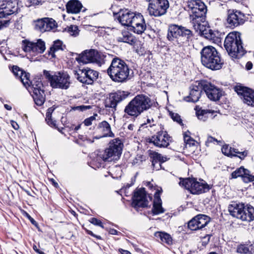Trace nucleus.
Returning <instances> with one entry per match:
<instances>
[{
	"instance_id": "obj_1",
	"label": "nucleus",
	"mask_w": 254,
	"mask_h": 254,
	"mask_svg": "<svg viewBox=\"0 0 254 254\" xmlns=\"http://www.w3.org/2000/svg\"><path fill=\"white\" fill-rule=\"evenodd\" d=\"M186 9L189 13L190 23L194 29L210 40H213L215 34L205 25L207 7L200 0H191L187 2Z\"/></svg>"
},
{
	"instance_id": "obj_2",
	"label": "nucleus",
	"mask_w": 254,
	"mask_h": 254,
	"mask_svg": "<svg viewBox=\"0 0 254 254\" xmlns=\"http://www.w3.org/2000/svg\"><path fill=\"white\" fill-rule=\"evenodd\" d=\"M151 106L150 98L143 94L134 97L124 109V118L130 116L137 118L143 111L149 109Z\"/></svg>"
},
{
	"instance_id": "obj_3",
	"label": "nucleus",
	"mask_w": 254,
	"mask_h": 254,
	"mask_svg": "<svg viewBox=\"0 0 254 254\" xmlns=\"http://www.w3.org/2000/svg\"><path fill=\"white\" fill-rule=\"evenodd\" d=\"M129 69L127 64L119 58L113 59L107 69V73L111 79L116 82H124L129 76Z\"/></svg>"
},
{
	"instance_id": "obj_4",
	"label": "nucleus",
	"mask_w": 254,
	"mask_h": 254,
	"mask_svg": "<svg viewBox=\"0 0 254 254\" xmlns=\"http://www.w3.org/2000/svg\"><path fill=\"white\" fill-rule=\"evenodd\" d=\"M201 62L206 67L212 70H218L223 64L216 49L211 46L202 48L200 52Z\"/></svg>"
},
{
	"instance_id": "obj_5",
	"label": "nucleus",
	"mask_w": 254,
	"mask_h": 254,
	"mask_svg": "<svg viewBox=\"0 0 254 254\" xmlns=\"http://www.w3.org/2000/svg\"><path fill=\"white\" fill-rule=\"evenodd\" d=\"M224 47L228 54L233 58H240L245 54L240 33L232 32L228 34L224 41Z\"/></svg>"
},
{
	"instance_id": "obj_6",
	"label": "nucleus",
	"mask_w": 254,
	"mask_h": 254,
	"mask_svg": "<svg viewBox=\"0 0 254 254\" xmlns=\"http://www.w3.org/2000/svg\"><path fill=\"white\" fill-rule=\"evenodd\" d=\"M228 211L233 217L242 221L254 219V207L251 205L245 206L243 204L233 203L229 205Z\"/></svg>"
},
{
	"instance_id": "obj_7",
	"label": "nucleus",
	"mask_w": 254,
	"mask_h": 254,
	"mask_svg": "<svg viewBox=\"0 0 254 254\" xmlns=\"http://www.w3.org/2000/svg\"><path fill=\"white\" fill-rule=\"evenodd\" d=\"M184 188L193 194H199L208 191L210 188L205 182H198L194 178H187L179 183Z\"/></svg>"
},
{
	"instance_id": "obj_8",
	"label": "nucleus",
	"mask_w": 254,
	"mask_h": 254,
	"mask_svg": "<svg viewBox=\"0 0 254 254\" xmlns=\"http://www.w3.org/2000/svg\"><path fill=\"white\" fill-rule=\"evenodd\" d=\"M49 79L53 88L66 90L71 83L70 76L67 72L58 71L49 75Z\"/></svg>"
},
{
	"instance_id": "obj_9",
	"label": "nucleus",
	"mask_w": 254,
	"mask_h": 254,
	"mask_svg": "<svg viewBox=\"0 0 254 254\" xmlns=\"http://www.w3.org/2000/svg\"><path fill=\"white\" fill-rule=\"evenodd\" d=\"M148 2L147 12L150 16L159 17L164 15L169 7L168 0H146Z\"/></svg>"
},
{
	"instance_id": "obj_10",
	"label": "nucleus",
	"mask_w": 254,
	"mask_h": 254,
	"mask_svg": "<svg viewBox=\"0 0 254 254\" xmlns=\"http://www.w3.org/2000/svg\"><path fill=\"white\" fill-rule=\"evenodd\" d=\"M122 144L120 141L110 143L109 147L102 151L103 157L105 161L111 162L118 160L122 154Z\"/></svg>"
},
{
	"instance_id": "obj_11",
	"label": "nucleus",
	"mask_w": 254,
	"mask_h": 254,
	"mask_svg": "<svg viewBox=\"0 0 254 254\" xmlns=\"http://www.w3.org/2000/svg\"><path fill=\"white\" fill-rule=\"evenodd\" d=\"M28 90L30 93L32 94V96L35 103L38 106L42 105L45 100V95L44 91L42 89L43 84L40 81H36L33 83L30 81L29 86L25 87Z\"/></svg>"
},
{
	"instance_id": "obj_12",
	"label": "nucleus",
	"mask_w": 254,
	"mask_h": 254,
	"mask_svg": "<svg viewBox=\"0 0 254 254\" xmlns=\"http://www.w3.org/2000/svg\"><path fill=\"white\" fill-rule=\"evenodd\" d=\"M77 79L81 83L91 84L98 76L97 71L88 68L74 70Z\"/></svg>"
},
{
	"instance_id": "obj_13",
	"label": "nucleus",
	"mask_w": 254,
	"mask_h": 254,
	"mask_svg": "<svg viewBox=\"0 0 254 254\" xmlns=\"http://www.w3.org/2000/svg\"><path fill=\"white\" fill-rule=\"evenodd\" d=\"M22 49L25 52L33 54L43 53L46 49L45 43L41 39L37 40L36 42L24 40L22 42Z\"/></svg>"
},
{
	"instance_id": "obj_14",
	"label": "nucleus",
	"mask_w": 254,
	"mask_h": 254,
	"mask_svg": "<svg viewBox=\"0 0 254 254\" xmlns=\"http://www.w3.org/2000/svg\"><path fill=\"white\" fill-rule=\"evenodd\" d=\"M191 35L190 30L183 26L176 25H170L168 29L167 38L169 41H174L180 37H186L189 38Z\"/></svg>"
},
{
	"instance_id": "obj_15",
	"label": "nucleus",
	"mask_w": 254,
	"mask_h": 254,
	"mask_svg": "<svg viewBox=\"0 0 254 254\" xmlns=\"http://www.w3.org/2000/svg\"><path fill=\"white\" fill-rule=\"evenodd\" d=\"M235 91L240 96L244 103L249 106L254 107V91L253 90L239 85L235 86Z\"/></svg>"
},
{
	"instance_id": "obj_16",
	"label": "nucleus",
	"mask_w": 254,
	"mask_h": 254,
	"mask_svg": "<svg viewBox=\"0 0 254 254\" xmlns=\"http://www.w3.org/2000/svg\"><path fill=\"white\" fill-rule=\"evenodd\" d=\"M171 141V137L166 131H158L149 139V142L160 148L167 147Z\"/></svg>"
},
{
	"instance_id": "obj_17",
	"label": "nucleus",
	"mask_w": 254,
	"mask_h": 254,
	"mask_svg": "<svg viewBox=\"0 0 254 254\" xmlns=\"http://www.w3.org/2000/svg\"><path fill=\"white\" fill-rule=\"evenodd\" d=\"M246 20L245 15L239 10H229L227 19L229 27L235 28L244 23Z\"/></svg>"
},
{
	"instance_id": "obj_18",
	"label": "nucleus",
	"mask_w": 254,
	"mask_h": 254,
	"mask_svg": "<svg viewBox=\"0 0 254 254\" xmlns=\"http://www.w3.org/2000/svg\"><path fill=\"white\" fill-rule=\"evenodd\" d=\"M128 95V92L122 90H118L116 92L111 93L105 100V106L115 108L117 104L125 100Z\"/></svg>"
},
{
	"instance_id": "obj_19",
	"label": "nucleus",
	"mask_w": 254,
	"mask_h": 254,
	"mask_svg": "<svg viewBox=\"0 0 254 254\" xmlns=\"http://www.w3.org/2000/svg\"><path fill=\"white\" fill-rule=\"evenodd\" d=\"M201 86L207 97L211 100H218L222 95V91L210 83L201 81Z\"/></svg>"
},
{
	"instance_id": "obj_20",
	"label": "nucleus",
	"mask_w": 254,
	"mask_h": 254,
	"mask_svg": "<svg viewBox=\"0 0 254 254\" xmlns=\"http://www.w3.org/2000/svg\"><path fill=\"white\" fill-rule=\"evenodd\" d=\"M210 221V218L203 214H198L191 219L188 223V227L192 231L201 229Z\"/></svg>"
},
{
	"instance_id": "obj_21",
	"label": "nucleus",
	"mask_w": 254,
	"mask_h": 254,
	"mask_svg": "<svg viewBox=\"0 0 254 254\" xmlns=\"http://www.w3.org/2000/svg\"><path fill=\"white\" fill-rule=\"evenodd\" d=\"M55 26V21L48 18L39 19L34 22L35 29L42 32L49 31Z\"/></svg>"
},
{
	"instance_id": "obj_22",
	"label": "nucleus",
	"mask_w": 254,
	"mask_h": 254,
	"mask_svg": "<svg viewBox=\"0 0 254 254\" xmlns=\"http://www.w3.org/2000/svg\"><path fill=\"white\" fill-rule=\"evenodd\" d=\"M146 193L144 188H141L134 192L132 204L134 207H145L148 205Z\"/></svg>"
},
{
	"instance_id": "obj_23",
	"label": "nucleus",
	"mask_w": 254,
	"mask_h": 254,
	"mask_svg": "<svg viewBox=\"0 0 254 254\" xmlns=\"http://www.w3.org/2000/svg\"><path fill=\"white\" fill-rule=\"evenodd\" d=\"M130 30L138 34H142L146 29V24L143 16L140 14H136L129 26Z\"/></svg>"
},
{
	"instance_id": "obj_24",
	"label": "nucleus",
	"mask_w": 254,
	"mask_h": 254,
	"mask_svg": "<svg viewBox=\"0 0 254 254\" xmlns=\"http://www.w3.org/2000/svg\"><path fill=\"white\" fill-rule=\"evenodd\" d=\"M98 58L97 51L94 50H90L84 51L76 59L79 63L87 64L97 62L98 60Z\"/></svg>"
},
{
	"instance_id": "obj_25",
	"label": "nucleus",
	"mask_w": 254,
	"mask_h": 254,
	"mask_svg": "<svg viewBox=\"0 0 254 254\" xmlns=\"http://www.w3.org/2000/svg\"><path fill=\"white\" fill-rule=\"evenodd\" d=\"M114 14L116 13L114 12ZM118 15V19L119 22L124 26L129 27L133 19L135 17L136 14L131 12L128 9H122L120 11L116 13Z\"/></svg>"
},
{
	"instance_id": "obj_26",
	"label": "nucleus",
	"mask_w": 254,
	"mask_h": 254,
	"mask_svg": "<svg viewBox=\"0 0 254 254\" xmlns=\"http://www.w3.org/2000/svg\"><path fill=\"white\" fill-rule=\"evenodd\" d=\"M231 176L232 178L234 179L241 177L243 181L246 183L254 181V176L250 174L249 170L245 169L243 167H240L232 172Z\"/></svg>"
},
{
	"instance_id": "obj_27",
	"label": "nucleus",
	"mask_w": 254,
	"mask_h": 254,
	"mask_svg": "<svg viewBox=\"0 0 254 254\" xmlns=\"http://www.w3.org/2000/svg\"><path fill=\"white\" fill-rule=\"evenodd\" d=\"M12 72L16 77L20 79L25 87L29 86L30 80L29 79L30 75L29 73L24 71L17 66H13Z\"/></svg>"
},
{
	"instance_id": "obj_28",
	"label": "nucleus",
	"mask_w": 254,
	"mask_h": 254,
	"mask_svg": "<svg viewBox=\"0 0 254 254\" xmlns=\"http://www.w3.org/2000/svg\"><path fill=\"white\" fill-rule=\"evenodd\" d=\"M201 89L202 87L201 86V82L198 83V85L191 86L190 95L185 98V100L193 103L197 102L200 97Z\"/></svg>"
},
{
	"instance_id": "obj_29",
	"label": "nucleus",
	"mask_w": 254,
	"mask_h": 254,
	"mask_svg": "<svg viewBox=\"0 0 254 254\" xmlns=\"http://www.w3.org/2000/svg\"><path fill=\"white\" fill-rule=\"evenodd\" d=\"M161 192V191L158 190L154 194V199L152 211L155 215L162 213L164 212V209L162 207V200L160 196Z\"/></svg>"
},
{
	"instance_id": "obj_30",
	"label": "nucleus",
	"mask_w": 254,
	"mask_h": 254,
	"mask_svg": "<svg viewBox=\"0 0 254 254\" xmlns=\"http://www.w3.org/2000/svg\"><path fill=\"white\" fill-rule=\"evenodd\" d=\"M184 139L186 149L192 153H194L197 148L198 143L190 136L189 132H185Z\"/></svg>"
},
{
	"instance_id": "obj_31",
	"label": "nucleus",
	"mask_w": 254,
	"mask_h": 254,
	"mask_svg": "<svg viewBox=\"0 0 254 254\" xmlns=\"http://www.w3.org/2000/svg\"><path fill=\"white\" fill-rule=\"evenodd\" d=\"M98 128L100 131L102 133V135L99 137H96V139H99L102 137H113L114 136L111 131L110 125L106 121H103L99 123Z\"/></svg>"
},
{
	"instance_id": "obj_32",
	"label": "nucleus",
	"mask_w": 254,
	"mask_h": 254,
	"mask_svg": "<svg viewBox=\"0 0 254 254\" xmlns=\"http://www.w3.org/2000/svg\"><path fill=\"white\" fill-rule=\"evenodd\" d=\"M82 8V4L77 0H70L66 4L68 13H78Z\"/></svg>"
},
{
	"instance_id": "obj_33",
	"label": "nucleus",
	"mask_w": 254,
	"mask_h": 254,
	"mask_svg": "<svg viewBox=\"0 0 254 254\" xmlns=\"http://www.w3.org/2000/svg\"><path fill=\"white\" fill-rule=\"evenodd\" d=\"M103 156L102 152H100L99 153L92 154L91 156L92 160L90 162L92 165L91 167L95 169L101 167L103 164V162L106 161Z\"/></svg>"
},
{
	"instance_id": "obj_34",
	"label": "nucleus",
	"mask_w": 254,
	"mask_h": 254,
	"mask_svg": "<svg viewBox=\"0 0 254 254\" xmlns=\"http://www.w3.org/2000/svg\"><path fill=\"white\" fill-rule=\"evenodd\" d=\"M117 40L119 42H124L132 45L134 43L135 39L134 36L128 31H124L117 37Z\"/></svg>"
},
{
	"instance_id": "obj_35",
	"label": "nucleus",
	"mask_w": 254,
	"mask_h": 254,
	"mask_svg": "<svg viewBox=\"0 0 254 254\" xmlns=\"http://www.w3.org/2000/svg\"><path fill=\"white\" fill-rule=\"evenodd\" d=\"M154 236L156 240L162 243L168 245H171L172 243V238L168 233L164 232L158 231L154 233Z\"/></svg>"
},
{
	"instance_id": "obj_36",
	"label": "nucleus",
	"mask_w": 254,
	"mask_h": 254,
	"mask_svg": "<svg viewBox=\"0 0 254 254\" xmlns=\"http://www.w3.org/2000/svg\"><path fill=\"white\" fill-rule=\"evenodd\" d=\"M96 137H91L87 135L79 134L75 142L80 146H85L86 144L94 142Z\"/></svg>"
},
{
	"instance_id": "obj_37",
	"label": "nucleus",
	"mask_w": 254,
	"mask_h": 254,
	"mask_svg": "<svg viewBox=\"0 0 254 254\" xmlns=\"http://www.w3.org/2000/svg\"><path fill=\"white\" fill-rule=\"evenodd\" d=\"M150 156L152 159V163L153 165L159 162L160 166V163H164L169 159L166 156H163L161 154L154 151H151L150 153Z\"/></svg>"
},
{
	"instance_id": "obj_38",
	"label": "nucleus",
	"mask_w": 254,
	"mask_h": 254,
	"mask_svg": "<svg viewBox=\"0 0 254 254\" xmlns=\"http://www.w3.org/2000/svg\"><path fill=\"white\" fill-rule=\"evenodd\" d=\"M216 112V111L214 110H199L196 111V115L199 120L205 121L208 118L209 114Z\"/></svg>"
},
{
	"instance_id": "obj_39",
	"label": "nucleus",
	"mask_w": 254,
	"mask_h": 254,
	"mask_svg": "<svg viewBox=\"0 0 254 254\" xmlns=\"http://www.w3.org/2000/svg\"><path fill=\"white\" fill-rule=\"evenodd\" d=\"M13 13L3 1H0V18L6 17Z\"/></svg>"
},
{
	"instance_id": "obj_40",
	"label": "nucleus",
	"mask_w": 254,
	"mask_h": 254,
	"mask_svg": "<svg viewBox=\"0 0 254 254\" xmlns=\"http://www.w3.org/2000/svg\"><path fill=\"white\" fill-rule=\"evenodd\" d=\"M235 150L236 149L232 148L228 145H224L221 148L222 153L229 157L237 156L236 154H234Z\"/></svg>"
},
{
	"instance_id": "obj_41",
	"label": "nucleus",
	"mask_w": 254,
	"mask_h": 254,
	"mask_svg": "<svg viewBox=\"0 0 254 254\" xmlns=\"http://www.w3.org/2000/svg\"><path fill=\"white\" fill-rule=\"evenodd\" d=\"M54 109L52 107L49 108L46 113V121L47 124L52 127H56V123L55 121L52 119V114L53 112Z\"/></svg>"
},
{
	"instance_id": "obj_42",
	"label": "nucleus",
	"mask_w": 254,
	"mask_h": 254,
	"mask_svg": "<svg viewBox=\"0 0 254 254\" xmlns=\"http://www.w3.org/2000/svg\"><path fill=\"white\" fill-rule=\"evenodd\" d=\"M66 30L71 36L76 37L79 35V30L76 25H71L67 27Z\"/></svg>"
},
{
	"instance_id": "obj_43",
	"label": "nucleus",
	"mask_w": 254,
	"mask_h": 254,
	"mask_svg": "<svg viewBox=\"0 0 254 254\" xmlns=\"http://www.w3.org/2000/svg\"><path fill=\"white\" fill-rule=\"evenodd\" d=\"M62 45V42L60 40L55 41L53 46L50 49V53L53 55L56 51L63 50Z\"/></svg>"
},
{
	"instance_id": "obj_44",
	"label": "nucleus",
	"mask_w": 254,
	"mask_h": 254,
	"mask_svg": "<svg viewBox=\"0 0 254 254\" xmlns=\"http://www.w3.org/2000/svg\"><path fill=\"white\" fill-rule=\"evenodd\" d=\"M250 252L249 248L247 245L241 244L237 247V252L241 254H247Z\"/></svg>"
},
{
	"instance_id": "obj_45",
	"label": "nucleus",
	"mask_w": 254,
	"mask_h": 254,
	"mask_svg": "<svg viewBox=\"0 0 254 254\" xmlns=\"http://www.w3.org/2000/svg\"><path fill=\"white\" fill-rule=\"evenodd\" d=\"M97 116V114H95L92 116H91L89 118L86 119L83 123L85 126H89L91 125L92 124L95 122L96 121V117Z\"/></svg>"
},
{
	"instance_id": "obj_46",
	"label": "nucleus",
	"mask_w": 254,
	"mask_h": 254,
	"mask_svg": "<svg viewBox=\"0 0 254 254\" xmlns=\"http://www.w3.org/2000/svg\"><path fill=\"white\" fill-rule=\"evenodd\" d=\"M234 154L237 155L236 157H238L241 159H244L248 155V152L247 150L240 152L236 149Z\"/></svg>"
},
{
	"instance_id": "obj_47",
	"label": "nucleus",
	"mask_w": 254,
	"mask_h": 254,
	"mask_svg": "<svg viewBox=\"0 0 254 254\" xmlns=\"http://www.w3.org/2000/svg\"><path fill=\"white\" fill-rule=\"evenodd\" d=\"M91 108L90 106L81 105L78 106H75L72 108L74 111L78 110L79 111H84Z\"/></svg>"
},
{
	"instance_id": "obj_48",
	"label": "nucleus",
	"mask_w": 254,
	"mask_h": 254,
	"mask_svg": "<svg viewBox=\"0 0 254 254\" xmlns=\"http://www.w3.org/2000/svg\"><path fill=\"white\" fill-rule=\"evenodd\" d=\"M89 222L94 225L99 226L102 227V228H104V226L101 220H100L99 219H98L96 218H91L90 219Z\"/></svg>"
},
{
	"instance_id": "obj_49",
	"label": "nucleus",
	"mask_w": 254,
	"mask_h": 254,
	"mask_svg": "<svg viewBox=\"0 0 254 254\" xmlns=\"http://www.w3.org/2000/svg\"><path fill=\"white\" fill-rule=\"evenodd\" d=\"M171 118L173 120V121L177 122L180 124H182V121L181 119V117L179 115V114L177 113H171Z\"/></svg>"
},
{
	"instance_id": "obj_50",
	"label": "nucleus",
	"mask_w": 254,
	"mask_h": 254,
	"mask_svg": "<svg viewBox=\"0 0 254 254\" xmlns=\"http://www.w3.org/2000/svg\"><path fill=\"white\" fill-rule=\"evenodd\" d=\"M145 157L143 155H137V157L133 161L132 163L135 165V164H137L138 163V161L140 162H141L143 160H145Z\"/></svg>"
},
{
	"instance_id": "obj_51",
	"label": "nucleus",
	"mask_w": 254,
	"mask_h": 254,
	"mask_svg": "<svg viewBox=\"0 0 254 254\" xmlns=\"http://www.w3.org/2000/svg\"><path fill=\"white\" fill-rule=\"evenodd\" d=\"M214 142H217V140L216 138L211 136H209L207 137V139L205 141V144L206 146H209L210 143Z\"/></svg>"
},
{
	"instance_id": "obj_52",
	"label": "nucleus",
	"mask_w": 254,
	"mask_h": 254,
	"mask_svg": "<svg viewBox=\"0 0 254 254\" xmlns=\"http://www.w3.org/2000/svg\"><path fill=\"white\" fill-rule=\"evenodd\" d=\"M8 22L9 20H0V29L5 27Z\"/></svg>"
},
{
	"instance_id": "obj_53",
	"label": "nucleus",
	"mask_w": 254,
	"mask_h": 254,
	"mask_svg": "<svg viewBox=\"0 0 254 254\" xmlns=\"http://www.w3.org/2000/svg\"><path fill=\"white\" fill-rule=\"evenodd\" d=\"M154 121L153 119H148L147 120L146 123H145V124H149V127H151L152 126L154 125Z\"/></svg>"
},
{
	"instance_id": "obj_54",
	"label": "nucleus",
	"mask_w": 254,
	"mask_h": 254,
	"mask_svg": "<svg viewBox=\"0 0 254 254\" xmlns=\"http://www.w3.org/2000/svg\"><path fill=\"white\" fill-rule=\"evenodd\" d=\"M210 236H211L210 235H207L205 236V237H204L203 238V239L206 240V241H203L202 243L204 244L205 245L207 244L208 243V242L209 241Z\"/></svg>"
},
{
	"instance_id": "obj_55",
	"label": "nucleus",
	"mask_w": 254,
	"mask_h": 254,
	"mask_svg": "<svg viewBox=\"0 0 254 254\" xmlns=\"http://www.w3.org/2000/svg\"><path fill=\"white\" fill-rule=\"evenodd\" d=\"M118 251L121 254H131L129 251L123 249H119Z\"/></svg>"
},
{
	"instance_id": "obj_56",
	"label": "nucleus",
	"mask_w": 254,
	"mask_h": 254,
	"mask_svg": "<svg viewBox=\"0 0 254 254\" xmlns=\"http://www.w3.org/2000/svg\"><path fill=\"white\" fill-rule=\"evenodd\" d=\"M11 126H12V127L15 129H18L19 128V126L17 124L16 122H14V121H11Z\"/></svg>"
},
{
	"instance_id": "obj_57",
	"label": "nucleus",
	"mask_w": 254,
	"mask_h": 254,
	"mask_svg": "<svg viewBox=\"0 0 254 254\" xmlns=\"http://www.w3.org/2000/svg\"><path fill=\"white\" fill-rule=\"evenodd\" d=\"M87 233L89 234V235H90L94 237H96V238H97L98 239H101V237L100 236H97L95 234H94L93 233V232L90 230H87Z\"/></svg>"
},
{
	"instance_id": "obj_58",
	"label": "nucleus",
	"mask_w": 254,
	"mask_h": 254,
	"mask_svg": "<svg viewBox=\"0 0 254 254\" xmlns=\"http://www.w3.org/2000/svg\"><path fill=\"white\" fill-rule=\"evenodd\" d=\"M109 233L112 235H118L119 232L114 229H110L109 231Z\"/></svg>"
},
{
	"instance_id": "obj_59",
	"label": "nucleus",
	"mask_w": 254,
	"mask_h": 254,
	"mask_svg": "<svg viewBox=\"0 0 254 254\" xmlns=\"http://www.w3.org/2000/svg\"><path fill=\"white\" fill-rule=\"evenodd\" d=\"M246 68L248 70H250L253 67V64L251 62H248L246 64Z\"/></svg>"
},
{
	"instance_id": "obj_60",
	"label": "nucleus",
	"mask_w": 254,
	"mask_h": 254,
	"mask_svg": "<svg viewBox=\"0 0 254 254\" xmlns=\"http://www.w3.org/2000/svg\"><path fill=\"white\" fill-rule=\"evenodd\" d=\"M27 217L29 218V219L30 220L31 222L34 224L35 225L36 224V222L34 220L33 218H32L28 214H26Z\"/></svg>"
},
{
	"instance_id": "obj_61",
	"label": "nucleus",
	"mask_w": 254,
	"mask_h": 254,
	"mask_svg": "<svg viewBox=\"0 0 254 254\" xmlns=\"http://www.w3.org/2000/svg\"><path fill=\"white\" fill-rule=\"evenodd\" d=\"M39 3L38 0H32L31 1V5H38Z\"/></svg>"
},
{
	"instance_id": "obj_62",
	"label": "nucleus",
	"mask_w": 254,
	"mask_h": 254,
	"mask_svg": "<svg viewBox=\"0 0 254 254\" xmlns=\"http://www.w3.org/2000/svg\"><path fill=\"white\" fill-rule=\"evenodd\" d=\"M80 127H81V125H77V126H76L75 127H74L73 126L72 128L73 130H74V131H77L80 128Z\"/></svg>"
},
{
	"instance_id": "obj_63",
	"label": "nucleus",
	"mask_w": 254,
	"mask_h": 254,
	"mask_svg": "<svg viewBox=\"0 0 254 254\" xmlns=\"http://www.w3.org/2000/svg\"><path fill=\"white\" fill-rule=\"evenodd\" d=\"M4 107L8 110H10L11 109V107L7 104L4 105Z\"/></svg>"
},
{
	"instance_id": "obj_64",
	"label": "nucleus",
	"mask_w": 254,
	"mask_h": 254,
	"mask_svg": "<svg viewBox=\"0 0 254 254\" xmlns=\"http://www.w3.org/2000/svg\"><path fill=\"white\" fill-rule=\"evenodd\" d=\"M33 248L36 253H37L39 251V249L37 248V247L36 245H34Z\"/></svg>"
}]
</instances>
